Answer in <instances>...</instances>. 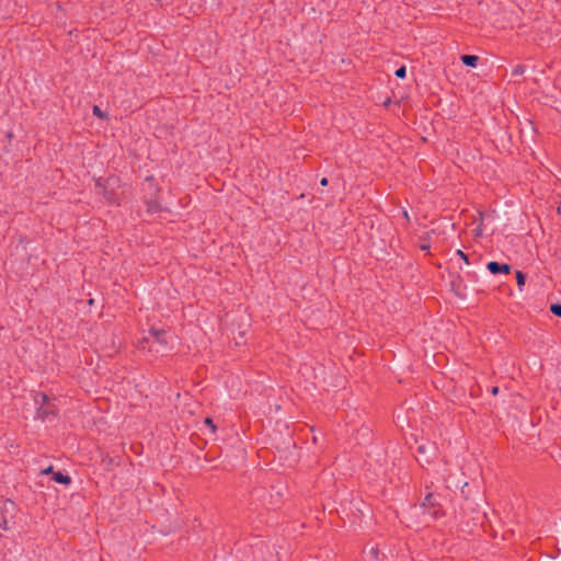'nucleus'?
<instances>
[{
    "label": "nucleus",
    "instance_id": "nucleus-1",
    "mask_svg": "<svg viewBox=\"0 0 561 561\" xmlns=\"http://www.w3.org/2000/svg\"><path fill=\"white\" fill-rule=\"evenodd\" d=\"M142 343H149V351L160 354L167 351L169 343L165 332L157 329H151L150 335L145 337Z\"/></svg>",
    "mask_w": 561,
    "mask_h": 561
},
{
    "label": "nucleus",
    "instance_id": "nucleus-2",
    "mask_svg": "<svg viewBox=\"0 0 561 561\" xmlns=\"http://www.w3.org/2000/svg\"><path fill=\"white\" fill-rule=\"evenodd\" d=\"M15 513V504L11 501H5L0 506V529H9V524Z\"/></svg>",
    "mask_w": 561,
    "mask_h": 561
},
{
    "label": "nucleus",
    "instance_id": "nucleus-3",
    "mask_svg": "<svg viewBox=\"0 0 561 561\" xmlns=\"http://www.w3.org/2000/svg\"><path fill=\"white\" fill-rule=\"evenodd\" d=\"M486 267L492 274H497V273L508 274L511 272V266L508 264H499L497 262H494V261L489 262Z\"/></svg>",
    "mask_w": 561,
    "mask_h": 561
},
{
    "label": "nucleus",
    "instance_id": "nucleus-4",
    "mask_svg": "<svg viewBox=\"0 0 561 561\" xmlns=\"http://www.w3.org/2000/svg\"><path fill=\"white\" fill-rule=\"evenodd\" d=\"M51 479L57 482V483H61V484H69L71 479L69 476L67 474H62L61 472H55L53 473V477Z\"/></svg>",
    "mask_w": 561,
    "mask_h": 561
},
{
    "label": "nucleus",
    "instance_id": "nucleus-5",
    "mask_svg": "<svg viewBox=\"0 0 561 561\" xmlns=\"http://www.w3.org/2000/svg\"><path fill=\"white\" fill-rule=\"evenodd\" d=\"M478 60H479L478 56H474V55H463V56L461 57V61H462L466 66H470V67H476V66H477Z\"/></svg>",
    "mask_w": 561,
    "mask_h": 561
},
{
    "label": "nucleus",
    "instance_id": "nucleus-6",
    "mask_svg": "<svg viewBox=\"0 0 561 561\" xmlns=\"http://www.w3.org/2000/svg\"><path fill=\"white\" fill-rule=\"evenodd\" d=\"M515 275L517 286L522 290L523 286L525 285V275L520 271H517Z\"/></svg>",
    "mask_w": 561,
    "mask_h": 561
},
{
    "label": "nucleus",
    "instance_id": "nucleus-7",
    "mask_svg": "<svg viewBox=\"0 0 561 561\" xmlns=\"http://www.w3.org/2000/svg\"><path fill=\"white\" fill-rule=\"evenodd\" d=\"M478 216H479V225H478V227H477V229H476V236H481V234H482V228H481V225H482V221H483V219H484V216H483V214H482V213H480V211L478 213Z\"/></svg>",
    "mask_w": 561,
    "mask_h": 561
},
{
    "label": "nucleus",
    "instance_id": "nucleus-8",
    "mask_svg": "<svg viewBox=\"0 0 561 561\" xmlns=\"http://www.w3.org/2000/svg\"><path fill=\"white\" fill-rule=\"evenodd\" d=\"M550 310L553 314L561 317V305L560 304H553L550 307Z\"/></svg>",
    "mask_w": 561,
    "mask_h": 561
},
{
    "label": "nucleus",
    "instance_id": "nucleus-9",
    "mask_svg": "<svg viewBox=\"0 0 561 561\" xmlns=\"http://www.w3.org/2000/svg\"><path fill=\"white\" fill-rule=\"evenodd\" d=\"M49 411L47 409H44L43 407L38 408L37 410V416L41 419H45Z\"/></svg>",
    "mask_w": 561,
    "mask_h": 561
},
{
    "label": "nucleus",
    "instance_id": "nucleus-10",
    "mask_svg": "<svg viewBox=\"0 0 561 561\" xmlns=\"http://www.w3.org/2000/svg\"><path fill=\"white\" fill-rule=\"evenodd\" d=\"M525 71V67L524 66H516L514 69H513V76H519V75H523Z\"/></svg>",
    "mask_w": 561,
    "mask_h": 561
},
{
    "label": "nucleus",
    "instance_id": "nucleus-11",
    "mask_svg": "<svg viewBox=\"0 0 561 561\" xmlns=\"http://www.w3.org/2000/svg\"><path fill=\"white\" fill-rule=\"evenodd\" d=\"M47 400H48L47 396L42 393V394L37 396L36 403H41L43 405L47 402Z\"/></svg>",
    "mask_w": 561,
    "mask_h": 561
},
{
    "label": "nucleus",
    "instance_id": "nucleus-12",
    "mask_svg": "<svg viewBox=\"0 0 561 561\" xmlns=\"http://www.w3.org/2000/svg\"><path fill=\"white\" fill-rule=\"evenodd\" d=\"M396 76L398 78H404L405 77V67H401L396 71Z\"/></svg>",
    "mask_w": 561,
    "mask_h": 561
},
{
    "label": "nucleus",
    "instance_id": "nucleus-13",
    "mask_svg": "<svg viewBox=\"0 0 561 561\" xmlns=\"http://www.w3.org/2000/svg\"><path fill=\"white\" fill-rule=\"evenodd\" d=\"M205 424H206V425H208V426L210 427V430H211V432H213V433L215 432L216 426L214 425V423H213L211 419L207 417V419L205 420Z\"/></svg>",
    "mask_w": 561,
    "mask_h": 561
},
{
    "label": "nucleus",
    "instance_id": "nucleus-14",
    "mask_svg": "<svg viewBox=\"0 0 561 561\" xmlns=\"http://www.w3.org/2000/svg\"><path fill=\"white\" fill-rule=\"evenodd\" d=\"M456 255H458L459 257H461L466 263H468V257L467 255L461 251V250H457L456 251Z\"/></svg>",
    "mask_w": 561,
    "mask_h": 561
},
{
    "label": "nucleus",
    "instance_id": "nucleus-15",
    "mask_svg": "<svg viewBox=\"0 0 561 561\" xmlns=\"http://www.w3.org/2000/svg\"><path fill=\"white\" fill-rule=\"evenodd\" d=\"M93 113H94L96 116H99V117H102V116H103V113H102V111L100 110V107H99V106H94V107H93Z\"/></svg>",
    "mask_w": 561,
    "mask_h": 561
},
{
    "label": "nucleus",
    "instance_id": "nucleus-16",
    "mask_svg": "<svg viewBox=\"0 0 561 561\" xmlns=\"http://www.w3.org/2000/svg\"><path fill=\"white\" fill-rule=\"evenodd\" d=\"M42 473L43 474H51L53 476V473H55V471L53 470V467H48V468L44 469L42 471Z\"/></svg>",
    "mask_w": 561,
    "mask_h": 561
},
{
    "label": "nucleus",
    "instance_id": "nucleus-17",
    "mask_svg": "<svg viewBox=\"0 0 561 561\" xmlns=\"http://www.w3.org/2000/svg\"><path fill=\"white\" fill-rule=\"evenodd\" d=\"M426 450H427V448H426V446H424V445H421V446H419V448H417V451H419L420 454H425V453H426Z\"/></svg>",
    "mask_w": 561,
    "mask_h": 561
},
{
    "label": "nucleus",
    "instance_id": "nucleus-18",
    "mask_svg": "<svg viewBox=\"0 0 561 561\" xmlns=\"http://www.w3.org/2000/svg\"><path fill=\"white\" fill-rule=\"evenodd\" d=\"M327 184H328V179L323 178V179L321 180V185H323V186H324V185H327Z\"/></svg>",
    "mask_w": 561,
    "mask_h": 561
},
{
    "label": "nucleus",
    "instance_id": "nucleus-19",
    "mask_svg": "<svg viewBox=\"0 0 561 561\" xmlns=\"http://www.w3.org/2000/svg\"><path fill=\"white\" fill-rule=\"evenodd\" d=\"M491 391H492L493 394H496L499 392V388L497 387H493Z\"/></svg>",
    "mask_w": 561,
    "mask_h": 561
},
{
    "label": "nucleus",
    "instance_id": "nucleus-20",
    "mask_svg": "<svg viewBox=\"0 0 561 561\" xmlns=\"http://www.w3.org/2000/svg\"><path fill=\"white\" fill-rule=\"evenodd\" d=\"M403 215L407 219H409V214L405 210L403 211Z\"/></svg>",
    "mask_w": 561,
    "mask_h": 561
},
{
    "label": "nucleus",
    "instance_id": "nucleus-21",
    "mask_svg": "<svg viewBox=\"0 0 561 561\" xmlns=\"http://www.w3.org/2000/svg\"><path fill=\"white\" fill-rule=\"evenodd\" d=\"M422 249H423V250H427V249H428V247H427V245H422Z\"/></svg>",
    "mask_w": 561,
    "mask_h": 561
}]
</instances>
